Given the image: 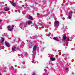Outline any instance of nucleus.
I'll return each mask as SVG.
<instances>
[{
    "label": "nucleus",
    "instance_id": "nucleus-2",
    "mask_svg": "<svg viewBox=\"0 0 75 75\" xmlns=\"http://www.w3.org/2000/svg\"><path fill=\"white\" fill-rule=\"evenodd\" d=\"M14 27V25H13L11 28H11V26L10 25H9L8 27V30L9 31H11L13 30V28Z\"/></svg>",
    "mask_w": 75,
    "mask_h": 75
},
{
    "label": "nucleus",
    "instance_id": "nucleus-14",
    "mask_svg": "<svg viewBox=\"0 0 75 75\" xmlns=\"http://www.w3.org/2000/svg\"><path fill=\"white\" fill-rule=\"evenodd\" d=\"M67 40L68 41H69V38H67Z\"/></svg>",
    "mask_w": 75,
    "mask_h": 75
},
{
    "label": "nucleus",
    "instance_id": "nucleus-12",
    "mask_svg": "<svg viewBox=\"0 0 75 75\" xmlns=\"http://www.w3.org/2000/svg\"><path fill=\"white\" fill-rule=\"evenodd\" d=\"M31 23H32V22L31 21H29L28 22V24H30Z\"/></svg>",
    "mask_w": 75,
    "mask_h": 75
},
{
    "label": "nucleus",
    "instance_id": "nucleus-17",
    "mask_svg": "<svg viewBox=\"0 0 75 75\" xmlns=\"http://www.w3.org/2000/svg\"><path fill=\"white\" fill-rule=\"evenodd\" d=\"M65 69L66 70H68V68H66Z\"/></svg>",
    "mask_w": 75,
    "mask_h": 75
},
{
    "label": "nucleus",
    "instance_id": "nucleus-16",
    "mask_svg": "<svg viewBox=\"0 0 75 75\" xmlns=\"http://www.w3.org/2000/svg\"><path fill=\"white\" fill-rule=\"evenodd\" d=\"M71 18V16H69V19H70V18Z\"/></svg>",
    "mask_w": 75,
    "mask_h": 75
},
{
    "label": "nucleus",
    "instance_id": "nucleus-22",
    "mask_svg": "<svg viewBox=\"0 0 75 75\" xmlns=\"http://www.w3.org/2000/svg\"><path fill=\"white\" fill-rule=\"evenodd\" d=\"M1 29H2V28H1Z\"/></svg>",
    "mask_w": 75,
    "mask_h": 75
},
{
    "label": "nucleus",
    "instance_id": "nucleus-9",
    "mask_svg": "<svg viewBox=\"0 0 75 75\" xmlns=\"http://www.w3.org/2000/svg\"><path fill=\"white\" fill-rule=\"evenodd\" d=\"M28 17L29 19H30V20H33V18L32 17H31L30 16H29Z\"/></svg>",
    "mask_w": 75,
    "mask_h": 75
},
{
    "label": "nucleus",
    "instance_id": "nucleus-1",
    "mask_svg": "<svg viewBox=\"0 0 75 75\" xmlns=\"http://www.w3.org/2000/svg\"><path fill=\"white\" fill-rule=\"evenodd\" d=\"M59 21H56L54 23V27H58L59 26Z\"/></svg>",
    "mask_w": 75,
    "mask_h": 75
},
{
    "label": "nucleus",
    "instance_id": "nucleus-11",
    "mask_svg": "<svg viewBox=\"0 0 75 75\" xmlns=\"http://www.w3.org/2000/svg\"><path fill=\"white\" fill-rule=\"evenodd\" d=\"M4 10L5 11H8L10 10V9L9 8H7L6 9V8H4Z\"/></svg>",
    "mask_w": 75,
    "mask_h": 75
},
{
    "label": "nucleus",
    "instance_id": "nucleus-5",
    "mask_svg": "<svg viewBox=\"0 0 75 75\" xmlns=\"http://www.w3.org/2000/svg\"><path fill=\"white\" fill-rule=\"evenodd\" d=\"M50 59L51 61H55V58L52 57H50Z\"/></svg>",
    "mask_w": 75,
    "mask_h": 75
},
{
    "label": "nucleus",
    "instance_id": "nucleus-7",
    "mask_svg": "<svg viewBox=\"0 0 75 75\" xmlns=\"http://www.w3.org/2000/svg\"><path fill=\"white\" fill-rule=\"evenodd\" d=\"M5 44V45H6L7 47H10V45L7 43V42H6Z\"/></svg>",
    "mask_w": 75,
    "mask_h": 75
},
{
    "label": "nucleus",
    "instance_id": "nucleus-21",
    "mask_svg": "<svg viewBox=\"0 0 75 75\" xmlns=\"http://www.w3.org/2000/svg\"><path fill=\"white\" fill-rule=\"evenodd\" d=\"M21 57H22V58H23V57H22V56H21Z\"/></svg>",
    "mask_w": 75,
    "mask_h": 75
},
{
    "label": "nucleus",
    "instance_id": "nucleus-4",
    "mask_svg": "<svg viewBox=\"0 0 75 75\" xmlns=\"http://www.w3.org/2000/svg\"><path fill=\"white\" fill-rule=\"evenodd\" d=\"M53 39H54V40H56L57 41H59V39H58V38H57L54 37L53 38Z\"/></svg>",
    "mask_w": 75,
    "mask_h": 75
},
{
    "label": "nucleus",
    "instance_id": "nucleus-10",
    "mask_svg": "<svg viewBox=\"0 0 75 75\" xmlns=\"http://www.w3.org/2000/svg\"><path fill=\"white\" fill-rule=\"evenodd\" d=\"M67 39V36H66L64 35L63 37V40H66Z\"/></svg>",
    "mask_w": 75,
    "mask_h": 75
},
{
    "label": "nucleus",
    "instance_id": "nucleus-8",
    "mask_svg": "<svg viewBox=\"0 0 75 75\" xmlns=\"http://www.w3.org/2000/svg\"><path fill=\"white\" fill-rule=\"evenodd\" d=\"M16 48V47H14L12 48V50L13 51H16V50H15Z\"/></svg>",
    "mask_w": 75,
    "mask_h": 75
},
{
    "label": "nucleus",
    "instance_id": "nucleus-23",
    "mask_svg": "<svg viewBox=\"0 0 75 75\" xmlns=\"http://www.w3.org/2000/svg\"><path fill=\"white\" fill-rule=\"evenodd\" d=\"M21 28H22L21 27Z\"/></svg>",
    "mask_w": 75,
    "mask_h": 75
},
{
    "label": "nucleus",
    "instance_id": "nucleus-15",
    "mask_svg": "<svg viewBox=\"0 0 75 75\" xmlns=\"http://www.w3.org/2000/svg\"><path fill=\"white\" fill-rule=\"evenodd\" d=\"M70 14H72V11H71L70 12Z\"/></svg>",
    "mask_w": 75,
    "mask_h": 75
},
{
    "label": "nucleus",
    "instance_id": "nucleus-6",
    "mask_svg": "<svg viewBox=\"0 0 75 75\" xmlns=\"http://www.w3.org/2000/svg\"><path fill=\"white\" fill-rule=\"evenodd\" d=\"M37 49V46L36 45H35L33 47V50L34 51L36 50V49Z\"/></svg>",
    "mask_w": 75,
    "mask_h": 75
},
{
    "label": "nucleus",
    "instance_id": "nucleus-13",
    "mask_svg": "<svg viewBox=\"0 0 75 75\" xmlns=\"http://www.w3.org/2000/svg\"><path fill=\"white\" fill-rule=\"evenodd\" d=\"M4 39H3V38H2V40L1 43H3V41H4Z\"/></svg>",
    "mask_w": 75,
    "mask_h": 75
},
{
    "label": "nucleus",
    "instance_id": "nucleus-3",
    "mask_svg": "<svg viewBox=\"0 0 75 75\" xmlns=\"http://www.w3.org/2000/svg\"><path fill=\"white\" fill-rule=\"evenodd\" d=\"M10 3L12 5V6H14V7H15L16 6V4L15 3H13L11 1H10Z\"/></svg>",
    "mask_w": 75,
    "mask_h": 75
},
{
    "label": "nucleus",
    "instance_id": "nucleus-19",
    "mask_svg": "<svg viewBox=\"0 0 75 75\" xmlns=\"http://www.w3.org/2000/svg\"><path fill=\"white\" fill-rule=\"evenodd\" d=\"M1 21H0V22H1Z\"/></svg>",
    "mask_w": 75,
    "mask_h": 75
},
{
    "label": "nucleus",
    "instance_id": "nucleus-18",
    "mask_svg": "<svg viewBox=\"0 0 75 75\" xmlns=\"http://www.w3.org/2000/svg\"><path fill=\"white\" fill-rule=\"evenodd\" d=\"M27 42H28V40H27Z\"/></svg>",
    "mask_w": 75,
    "mask_h": 75
},
{
    "label": "nucleus",
    "instance_id": "nucleus-24",
    "mask_svg": "<svg viewBox=\"0 0 75 75\" xmlns=\"http://www.w3.org/2000/svg\"><path fill=\"white\" fill-rule=\"evenodd\" d=\"M0 75H1V74H0Z\"/></svg>",
    "mask_w": 75,
    "mask_h": 75
},
{
    "label": "nucleus",
    "instance_id": "nucleus-20",
    "mask_svg": "<svg viewBox=\"0 0 75 75\" xmlns=\"http://www.w3.org/2000/svg\"><path fill=\"white\" fill-rule=\"evenodd\" d=\"M19 40H20V39H19Z\"/></svg>",
    "mask_w": 75,
    "mask_h": 75
}]
</instances>
